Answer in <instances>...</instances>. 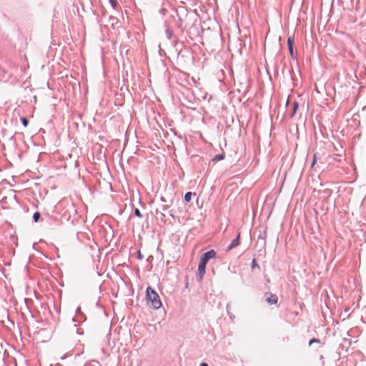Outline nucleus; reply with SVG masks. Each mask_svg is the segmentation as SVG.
Returning a JSON list of instances; mask_svg holds the SVG:
<instances>
[{
    "mask_svg": "<svg viewBox=\"0 0 366 366\" xmlns=\"http://www.w3.org/2000/svg\"><path fill=\"white\" fill-rule=\"evenodd\" d=\"M41 219V214L39 212H36L33 215V221L38 222Z\"/></svg>",
    "mask_w": 366,
    "mask_h": 366,
    "instance_id": "13",
    "label": "nucleus"
},
{
    "mask_svg": "<svg viewBox=\"0 0 366 366\" xmlns=\"http://www.w3.org/2000/svg\"><path fill=\"white\" fill-rule=\"evenodd\" d=\"M287 47H288L289 53H290L291 58L292 59H296L297 56L295 54V51H294V36H290L287 38Z\"/></svg>",
    "mask_w": 366,
    "mask_h": 366,
    "instance_id": "4",
    "label": "nucleus"
},
{
    "mask_svg": "<svg viewBox=\"0 0 366 366\" xmlns=\"http://www.w3.org/2000/svg\"><path fill=\"white\" fill-rule=\"evenodd\" d=\"M316 162H317V156H316V154H315L314 157H313V161H312L311 167H313L314 165L316 164Z\"/></svg>",
    "mask_w": 366,
    "mask_h": 366,
    "instance_id": "21",
    "label": "nucleus"
},
{
    "mask_svg": "<svg viewBox=\"0 0 366 366\" xmlns=\"http://www.w3.org/2000/svg\"><path fill=\"white\" fill-rule=\"evenodd\" d=\"M169 214H170V216H172L173 218L174 217V214H172V211H169Z\"/></svg>",
    "mask_w": 366,
    "mask_h": 366,
    "instance_id": "31",
    "label": "nucleus"
},
{
    "mask_svg": "<svg viewBox=\"0 0 366 366\" xmlns=\"http://www.w3.org/2000/svg\"><path fill=\"white\" fill-rule=\"evenodd\" d=\"M20 120H21V124H22V125H23L24 127H27V126H28V124H29V121H28V119H27L26 118H25V117H21Z\"/></svg>",
    "mask_w": 366,
    "mask_h": 366,
    "instance_id": "16",
    "label": "nucleus"
},
{
    "mask_svg": "<svg viewBox=\"0 0 366 366\" xmlns=\"http://www.w3.org/2000/svg\"><path fill=\"white\" fill-rule=\"evenodd\" d=\"M161 13L164 14V13L167 11V10L165 9H162L160 10Z\"/></svg>",
    "mask_w": 366,
    "mask_h": 366,
    "instance_id": "29",
    "label": "nucleus"
},
{
    "mask_svg": "<svg viewBox=\"0 0 366 366\" xmlns=\"http://www.w3.org/2000/svg\"><path fill=\"white\" fill-rule=\"evenodd\" d=\"M251 267H252V269H254L255 268L259 269V265L258 264L256 259H252Z\"/></svg>",
    "mask_w": 366,
    "mask_h": 366,
    "instance_id": "14",
    "label": "nucleus"
},
{
    "mask_svg": "<svg viewBox=\"0 0 366 366\" xmlns=\"http://www.w3.org/2000/svg\"><path fill=\"white\" fill-rule=\"evenodd\" d=\"M239 238H240V233H239L237 234V237L232 241L231 244L228 246V247L227 249V252H229V251L234 249L237 246H239Z\"/></svg>",
    "mask_w": 366,
    "mask_h": 366,
    "instance_id": "6",
    "label": "nucleus"
},
{
    "mask_svg": "<svg viewBox=\"0 0 366 366\" xmlns=\"http://www.w3.org/2000/svg\"><path fill=\"white\" fill-rule=\"evenodd\" d=\"M102 350L104 351V352H108V350L104 347L102 348Z\"/></svg>",
    "mask_w": 366,
    "mask_h": 366,
    "instance_id": "30",
    "label": "nucleus"
},
{
    "mask_svg": "<svg viewBox=\"0 0 366 366\" xmlns=\"http://www.w3.org/2000/svg\"><path fill=\"white\" fill-rule=\"evenodd\" d=\"M193 195L192 192H188L184 194V201L186 202H189L192 199V196Z\"/></svg>",
    "mask_w": 366,
    "mask_h": 366,
    "instance_id": "12",
    "label": "nucleus"
},
{
    "mask_svg": "<svg viewBox=\"0 0 366 366\" xmlns=\"http://www.w3.org/2000/svg\"><path fill=\"white\" fill-rule=\"evenodd\" d=\"M134 214H135L136 217H142V214L140 210L139 209H137V208H136L134 209Z\"/></svg>",
    "mask_w": 366,
    "mask_h": 366,
    "instance_id": "18",
    "label": "nucleus"
},
{
    "mask_svg": "<svg viewBox=\"0 0 366 366\" xmlns=\"http://www.w3.org/2000/svg\"><path fill=\"white\" fill-rule=\"evenodd\" d=\"M299 108V104L297 102H294L292 104V110L290 114V117H293Z\"/></svg>",
    "mask_w": 366,
    "mask_h": 366,
    "instance_id": "10",
    "label": "nucleus"
},
{
    "mask_svg": "<svg viewBox=\"0 0 366 366\" xmlns=\"http://www.w3.org/2000/svg\"><path fill=\"white\" fill-rule=\"evenodd\" d=\"M105 183H106V184H108V186H109V189H110L111 191H112V190H113V189H112V184H111V183H108V182H105Z\"/></svg>",
    "mask_w": 366,
    "mask_h": 366,
    "instance_id": "26",
    "label": "nucleus"
},
{
    "mask_svg": "<svg viewBox=\"0 0 366 366\" xmlns=\"http://www.w3.org/2000/svg\"><path fill=\"white\" fill-rule=\"evenodd\" d=\"M225 157L224 156V152H222L221 154H219L217 155H215L213 158H212V162H218V161H220V160H222L224 159Z\"/></svg>",
    "mask_w": 366,
    "mask_h": 366,
    "instance_id": "11",
    "label": "nucleus"
},
{
    "mask_svg": "<svg viewBox=\"0 0 366 366\" xmlns=\"http://www.w3.org/2000/svg\"><path fill=\"white\" fill-rule=\"evenodd\" d=\"M122 199V194H117V195H116V197H115L116 202H117V201H118V199Z\"/></svg>",
    "mask_w": 366,
    "mask_h": 366,
    "instance_id": "23",
    "label": "nucleus"
},
{
    "mask_svg": "<svg viewBox=\"0 0 366 366\" xmlns=\"http://www.w3.org/2000/svg\"><path fill=\"white\" fill-rule=\"evenodd\" d=\"M160 200L162 202H167V199L164 197H161Z\"/></svg>",
    "mask_w": 366,
    "mask_h": 366,
    "instance_id": "27",
    "label": "nucleus"
},
{
    "mask_svg": "<svg viewBox=\"0 0 366 366\" xmlns=\"http://www.w3.org/2000/svg\"><path fill=\"white\" fill-rule=\"evenodd\" d=\"M319 343L320 342V340L319 339H316V338H312L311 339L310 341H309V345H312L313 343Z\"/></svg>",
    "mask_w": 366,
    "mask_h": 366,
    "instance_id": "19",
    "label": "nucleus"
},
{
    "mask_svg": "<svg viewBox=\"0 0 366 366\" xmlns=\"http://www.w3.org/2000/svg\"><path fill=\"white\" fill-rule=\"evenodd\" d=\"M265 295H269V297L266 298V301L269 305H276L277 303L278 297L276 295L272 293H266Z\"/></svg>",
    "mask_w": 366,
    "mask_h": 366,
    "instance_id": "5",
    "label": "nucleus"
},
{
    "mask_svg": "<svg viewBox=\"0 0 366 366\" xmlns=\"http://www.w3.org/2000/svg\"><path fill=\"white\" fill-rule=\"evenodd\" d=\"M206 266H207L206 263H204L201 261L199 262V265H198V272L196 274L197 281L199 282L202 280V278L206 272Z\"/></svg>",
    "mask_w": 366,
    "mask_h": 366,
    "instance_id": "3",
    "label": "nucleus"
},
{
    "mask_svg": "<svg viewBox=\"0 0 366 366\" xmlns=\"http://www.w3.org/2000/svg\"><path fill=\"white\" fill-rule=\"evenodd\" d=\"M112 324H113V320L111 322V326H110V329H109V333L106 335L105 338L103 340L104 343L107 347H110V345H111L110 344V337L112 336L111 331H112Z\"/></svg>",
    "mask_w": 366,
    "mask_h": 366,
    "instance_id": "7",
    "label": "nucleus"
},
{
    "mask_svg": "<svg viewBox=\"0 0 366 366\" xmlns=\"http://www.w3.org/2000/svg\"><path fill=\"white\" fill-rule=\"evenodd\" d=\"M217 252L214 249H211L208 252H204L200 258V261L207 264V262L216 257Z\"/></svg>",
    "mask_w": 366,
    "mask_h": 366,
    "instance_id": "2",
    "label": "nucleus"
},
{
    "mask_svg": "<svg viewBox=\"0 0 366 366\" xmlns=\"http://www.w3.org/2000/svg\"><path fill=\"white\" fill-rule=\"evenodd\" d=\"M109 3L113 9H114V0H109Z\"/></svg>",
    "mask_w": 366,
    "mask_h": 366,
    "instance_id": "24",
    "label": "nucleus"
},
{
    "mask_svg": "<svg viewBox=\"0 0 366 366\" xmlns=\"http://www.w3.org/2000/svg\"><path fill=\"white\" fill-rule=\"evenodd\" d=\"M169 203H170V204H164V205H162V209L163 211H166V210H167V209L169 208L170 205L172 204V200H170V201H169Z\"/></svg>",
    "mask_w": 366,
    "mask_h": 366,
    "instance_id": "17",
    "label": "nucleus"
},
{
    "mask_svg": "<svg viewBox=\"0 0 366 366\" xmlns=\"http://www.w3.org/2000/svg\"><path fill=\"white\" fill-rule=\"evenodd\" d=\"M137 258L140 260H142L144 258V256L143 254H142L140 251H139L137 253Z\"/></svg>",
    "mask_w": 366,
    "mask_h": 366,
    "instance_id": "22",
    "label": "nucleus"
},
{
    "mask_svg": "<svg viewBox=\"0 0 366 366\" xmlns=\"http://www.w3.org/2000/svg\"><path fill=\"white\" fill-rule=\"evenodd\" d=\"M227 314L229 315L230 318H232V315H230V311H229V305L227 306Z\"/></svg>",
    "mask_w": 366,
    "mask_h": 366,
    "instance_id": "25",
    "label": "nucleus"
},
{
    "mask_svg": "<svg viewBox=\"0 0 366 366\" xmlns=\"http://www.w3.org/2000/svg\"><path fill=\"white\" fill-rule=\"evenodd\" d=\"M146 298L148 302H150L154 309H159L162 304L160 300L159 295L151 287H148L146 291Z\"/></svg>",
    "mask_w": 366,
    "mask_h": 366,
    "instance_id": "1",
    "label": "nucleus"
},
{
    "mask_svg": "<svg viewBox=\"0 0 366 366\" xmlns=\"http://www.w3.org/2000/svg\"><path fill=\"white\" fill-rule=\"evenodd\" d=\"M111 26H112V27L114 28V23H112Z\"/></svg>",
    "mask_w": 366,
    "mask_h": 366,
    "instance_id": "33",
    "label": "nucleus"
},
{
    "mask_svg": "<svg viewBox=\"0 0 366 366\" xmlns=\"http://www.w3.org/2000/svg\"><path fill=\"white\" fill-rule=\"evenodd\" d=\"M200 366H209V365H208V364H207V363H206V362H202V363L200 364Z\"/></svg>",
    "mask_w": 366,
    "mask_h": 366,
    "instance_id": "28",
    "label": "nucleus"
},
{
    "mask_svg": "<svg viewBox=\"0 0 366 366\" xmlns=\"http://www.w3.org/2000/svg\"><path fill=\"white\" fill-rule=\"evenodd\" d=\"M111 229H112V228L111 227ZM112 237H114V231L113 229H112Z\"/></svg>",
    "mask_w": 366,
    "mask_h": 366,
    "instance_id": "32",
    "label": "nucleus"
},
{
    "mask_svg": "<svg viewBox=\"0 0 366 366\" xmlns=\"http://www.w3.org/2000/svg\"><path fill=\"white\" fill-rule=\"evenodd\" d=\"M156 212L157 214H159L160 219L162 220H164L165 218V214L163 212H159L158 209L156 210Z\"/></svg>",
    "mask_w": 366,
    "mask_h": 366,
    "instance_id": "20",
    "label": "nucleus"
},
{
    "mask_svg": "<svg viewBox=\"0 0 366 366\" xmlns=\"http://www.w3.org/2000/svg\"><path fill=\"white\" fill-rule=\"evenodd\" d=\"M165 36L168 39H170L172 36V30L170 29H167L165 31Z\"/></svg>",
    "mask_w": 366,
    "mask_h": 366,
    "instance_id": "15",
    "label": "nucleus"
},
{
    "mask_svg": "<svg viewBox=\"0 0 366 366\" xmlns=\"http://www.w3.org/2000/svg\"><path fill=\"white\" fill-rule=\"evenodd\" d=\"M258 243L262 244L263 247L266 244V232L260 233L258 236Z\"/></svg>",
    "mask_w": 366,
    "mask_h": 366,
    "instance_id": "8",
    "label": "nucleus"
},
{
    "mask_svg": "<svg viewBox=\"0 0 366 366\" xmlns=\"http://www.w3.org/2000/svg\"><path fill=\"white\" fill-rule=\"evenodd\" d=\"M117 204L119 207L118 213L122 214L127 208V203L122 202L121 204H119L117 202Z\"/></svg>",
    "mask_w": 366,
    "mask_h": 366,
    "instance_id": "9",
    "label": "nucleus"
}]
</instances>
